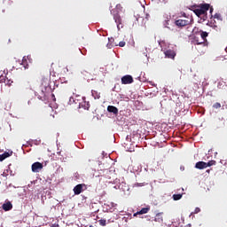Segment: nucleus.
Segmentation results:
<instances>
[{
  "mask_svg": "<svg viewBox=\"0 0 227 227\" xmlns=\"http://www.w3.org/2000/svg\"><path fill=\"white\" fill-rule=\"evenodd\" d=\"M213 109H221V103L216 102L213 105Z\"/></svg>",
  "mask_w": 227,
  "mask_h": 227,
  "instance_id": "5701e85b",
  "label": "nucleus"
},
{
  "mask_svg": "<svg viewBox=\"0 0 227 227\" xmlns=\"http://www.w3.org/2000/svg\"><path fill=\"white\" fill-rule=\"evenodd\" d=\"M13 152L8 153L5 152L3 154H0V162H3V160H4V159H8V157H12Z\"/></svg>",
  "mask_w": 227,
  "mask_h": 227,
  "instance_id": "f8f14e48",
  "label": "nucleus"
},
{
  "mask_svg": "<svg viewBox=\"0 0 227 227\" xmlns=\"http://www.w3.org/2000/svg\"><path fill=\"white\" fill-rule=\"evenodd\" d=\"M69 102L72 104V102H74V98H70Z\"/></svg>",
  "mask_w": 227,
  "mask_h": 227,
  "instance_id": "2f4dec72",
  "label": "nucleus"
},
{
  "mask_svg": "<svg viewBox=\"0 0 227 227\" xmlns=\"http://www.w3.org/2000/svg\"><path fill=\"white\" fill-rule=\"evenodd\" d=\"M85 109H90V104H87V106H85Z\"/></svg>",
  "mask_w": 227,
  "mask_h": 227,
  "instance_id": "473e14b6",
  "label": "nucleus"
},
{
  "mask_svg": "<svg viewBox=\"0 0 227 227\" xmlns=\"http://www.w3.org/2000/svg\"><path fill=\"white\" fill-rule=\"evenodd\" d=\"M172 198H173V200H174V201H178V200H182V194H174L173 196H172Z\"/></svg>",
  "mask_w": 227,
  "mask_h": 227,
  "instance_id": "aec40b11",
  "label": "nucleus"
},
{
  "mask_svg": "<svg viewBox=\"0 0 227 227\" xmlns=\"http://www.w3.org/2000/svg\"><path fill=\"white\" fill-rule=\"evenodd\" d=\"M0 82H3V80H0Z\"/></svg>",
  "mask_w": 227,
  "mask_h": 227,
  "instance_id": "58836bf2",
  "label": "nucleus"
},
{
  "mask_svg": "<svg viewBox=\"0 0 227 227\" xmlns=\"http://www.w3.org/2000/svg\"><path fill=\"white\" fill-rule=\"evenodd\" d=\"M163 215V212L156 214L154 218L155 223H162L164 221V218L162 217Z\"/></svg>",
  "mask_w": 227,
  "mask_h": 227,
  "instance_id": "ddd939ff",
  "label": "nucleus"
},
{
  "mask_svg": "<svg viewBox=\"0 0 227 227\" xmlns=\"http://www.w3.org/2000/svg\"><path fill=\"white\" fill-rule=\"evenodd\" d=\"M134 78L131 75L127 74L121 77V84H132Z\"/></svg>",
  "mask_w": 227,
  "mask_h": 227,
  "instance_id": "39448f33",
  "label": "nucleus"
},
{
  "mask_svg": "<svg viewBox=\"0 0 227 227\" xmlns=\"http://www.w3.org/2000/svg\"><path fill=\"white\" fill-rule=\"evenodd\" d=\"M141 140V135L140 134H134L132 137H131V142L133 145H136L137 143H139V141Z\"/></svg>",
  "mask_w": 227,
  "mask_h": 227,
  "instance_id": "1a4fd4ad",
  "label": "nucleus"
},
{
  "mask_svg": "<svg viewBox=\"0 0 227 227\" xmlns=\"http://www.w3.org/2000/svg\"><path fill=\"white\" fill-rule=\"evenodd\" d=\"M42 169H43V164H42L38 161L32 164L33 173H39L40 171H42Z\"/></svg>",
  "mask_w": 227,
  "mask_h": 227,
  "instance_id": "7ed1b4c3",
  "label": "nucleus"
},
{
  "mask_svg": "<svg viewBox=\"0 0 227 227\" xmlns=\"http://www.w3.org/2000/svg\"><path fill=\"white\" fill-rule=\"evenodd\" d=\"M200 36H201L202 40H204V42H205V40H207V36H208V33L200 30Z\"/></svg>",
  "mask_w": 227,
  "mask_h": 227,
  "instance_id": "6ab92c4d",
  "label": "nucleus"
},
{
  "mask_svg": "<svg viewBox=\"0 0 227 227\" xmlns=\"http://www.w3.org/2000/svg\"><path fill=\"white\" fill-rule=\"evenodd\" d=\"M4 83L7 85V86H12V84H13V81L12 80H4Z\"/></svg>",
  "mask_w": 227,
  "mask_h": 227,
  "instance_id": "b1692460",
  "label": "nucleus"
},
{
  "mask_svg": "<svg viewBox=\"0 0 227 227\" xmlns=\"http://www.w3.org/2000/svg\"><path fill=\"white\" fill-rule=\"evenodd\" d=\"M216 164V161L212 160H209L208 162H206V168H210L211 166H215Z\"/></svg>",
  "mask_w": 227,
  "mask_h": 227,
  "instance_id": "a211bd4d",
  "label": "nucleus"
},
{
  "mask_svg": "<svg viewBox=\"0 0 227 227\" xmlns=\"http://www.w3.org/2000/svg\"><path fill=\"white\" fill-rule=\"evenodd\" d=\"M195 168L197 169H205L207 168V162H205V161H198L195 164Z\"/></svg>",
  "mask_w": 227,
  "mask_h": 227,
  "instance_id": "9b49d317",
  "label": "nucleus"
},
{
  "mask_svg": "<svg viewBox=\"0 0 227 227\" xmlns=\"http://www.w3.org/2000/svg\"><path fill=\"white\" fill-rule=\"evenodd\" d=\"M91 93H92V97L95 99L100 98V92H98L97 90H92Z\"/></svg>",
  "mask_w": 227,
  "mask_h": 227,
  "instance_id": "f3484780",
  "label": "nucleus"
},
{
  "mask_svg": "<svg viewBox=\"0 0 227 227\" xmlns=\"http://www.w3.org/2000/svg\"><path fill=\"white\" fill-rule=\"evenodd\" d=\"M192 22V18H187L185 19H178L175 21V25L177 27H185V26H189Z\"/></svg>",
  "mask_w": 227,
  "mask_h": 227,
  "instance_id": "f257e3e1",
  "label": "nucleus"
},
{
  "mask_svg": "<svg viewBox=\"0 0 227 227\" xmlns=\"http://www.w3.org/2000/svg\"><path fill=\"white\" fill-rule=\"evenodd\" d=\"M132 144V137L131 136H127L126 137V140L124 142V148H126V150H129Z\"/></svg>",
  "mask_w": 227,
  "mask_h": 227,
  "instance_id": "6e6552de",
  "label": "nucleus"
},
{
  "mask_svg": "<svg viewBox=\"0 0 227 227\" xmlns=\"http://www.w3.org/2000/svg\"><path fill=\"white\" fill-rule=\"evenodd\" d=\"M116 10H118L119 12H121V10H123V7L121 6V4H118L116 5Z\"/></svg>",
  "mask_w": 227,
  "mask_h": 227,
  "instance_id": "a878e982",
  "label": "nucleus"
},
{
  "mask_svg": "<svg viewBox=\"0 0 227 227\" xmlns=\"http://www.w3.org/2000/svg\"><path fill=\"white\" fill-rule=\"evenodd\" d=\"M201 30H200L199 27H194L192 31V35H198V33H200Z\"/></svg>",
  "mask_w": 227,
  "mask_h": 227,
  "instance_id": "4be33fe9",
  "label": "nucleus"
},
{
  "mask_svg": "<svg viewBox=\"0 0 227 227\" xmlns=\"http://www.w3.org/2000/svg\"><path fill=\"white\" fill-rule=\"evenodd\" d=\"M200 212H201V209H200V207H196L193 214H200Z\"/></svg>",
  "mask_w": 227,
  "mask_h": 227,
  "instance_id": "cd10ccee",
  "label": "nucleus"
},
{
  "mask_svg": "<svg viewBox=\"0 0 227 227\" xmlns=\"http://www.w3.org/2000/svg\"><path fill=\"white\" fill-rule=\"evenodd\" d=\"M41 86H43L44 90H47V88L51 86V80L47 77H43L41 80Z\"/></svg>",
  "mask_w": 227,
  "mask_h": 227,
  "instance_id": "0eeeda50",
  "label": "nucleus"
},
{
  "mask_svg": "<svg viewBox=\"0 0 227 227\" xmlns=\"http://www.w3.org/2000/svg\"><path fill=\"white\" fill-rule=\"evenodd\" d=\"M112 15L114 16V20L117 24L118 29H120V26H121V16L119 13H114V11H111Z\"/></svg>",
  "mask_w": 227,
  "mask_h": 227,
  "instance_id": "423d86ee",
  "label": "nucleus"
},
{
  "mask_svg": "<svg viewBox=\"0 0 227 227\" xmlns=\"http://www.w3.org/2000/svg\"><path fill=\"white\" fill-rule=\"evenodd\" d=\"M198 43V45H201V43Z\"/></svg>",
  "mask_w": 227,
  "mask_h": 227,
  "instance_id": "f704fd0d",
  "label": "nucleus"
},
{
  "mask_svg": "<svg viewBox=\"0 0 227 227\" xmlns=\"http://www.w3.org/2000/svg\"><path fill=\"white\" fill-rule=\"evenodd\" d=\"M86 189H87L86 184H77L76 186H74L73 191L76 196H79V194H81V192H84V191H86Z\"/></svg>",
  "mask_w": 227,
  "mask_h": 227,
  "instance_id": "f03ea898",
  "label": "nucleus"
},
{
  "mask_svg": "<svg viewBox=\"0 0 227 227\" xmlns=\"http://www.w3.org/2000/svg\"><path fill=\"white\" fill-rule=\"evenodd\" d=\"M150 210V207H144L143 208V214H148V211Z\"/></svg>",
  "mask_w": 227,
  "mask_h": 227,
  "instance_id": "bb28decb",
  "label": "nucleus"
},
{
  "mask_svg": "<svg viewBox=\"0 0 227 227\" xmlns=\"http://www.w3.org/2000/svg\"><path fill=\"white\" fill-rule=\"evenodd\" d=\"M200 9L202 10V12H204V14H205L207 13V12H208V10H210V4H203L200 5Z\"/></svg>",
  "mask_w": 227,
  "mask_h": 227,
  "instance_id": "2eb2a0df",
  "label": "nucleus"
},
{
  "mask_svg": "<svg viewBox=\"0 0 227 227\" xmlns=\"http://www.w3.org/2000/svg\"><path fill=\"white\" fill-rule=\"evenodd\" d=\"M187 227H192V225H191V224H188Z\"/></svg>",
  "mask_w": 227,
  "mask_h": 227,
  "instance_id": "c9c22d12",
  "label": "nucleus"
},
{
  "mask_svg": "<svg viewBox=\"0 0 227 227\" xmlns=\"http://www.w3.org/2000/svg\"><path fill=\"white\" fill-rule=\"evenodd\" d=\"M134 217H137V215H143V209H141L140 211H137V213H134Z\"/></svg>",
  "mask_w": 227,
  "mask_h": 227,
  "instance_id": "393cba45",
  "label": "nucleus"
},
{
  "mask_svg": "<svg viewBox=\"0 0 227 227\" xmlns=\"http://www.w3.org/2000/svg\"><path fill=\"white\" fill-rule=\"evenodd\" d=\"M194 13L197 15V17H200V15H205L203 10L200 9H195Z\"/></svg>",
  "mask_w": 227,
  "mask_h": 227,
  "instance_id": "dca6fc26",
  "label": "nucleus"
},
{
  "mask_svg": "<svg viewBox=\"0 0 227 227\" xmlns=\"http://www.w3.org/2000/svg\"><path fill=\"white\" fill-rule=\"evenodd\" d=\"M2 208L5 212H8V211L12 210V208H13V205L12 204V202L8 201V202L3 204Z\"/></svg>",
  "mask_w": 227,
  "mask_h": 227,
  "instance_id": "9d476101",
  "label": "nucleus"
},
{
  "mask_svg": "<svg viewBox=\"0 0 227 227\" xmlns=\"http://www.w3.org/2000/svg\"><path fill=\"white\" fill-rule=\"evenodd\" d=\"M165 54V58H168V59H175V58L176 57V51H175V50H166L164 51Z\"/></svg>",
  "mask_w": 227,
  "mask_h": 227,
  "instance_id": "20e7f679",
  "label": "nucleus"
},
{
  "mask_svg": "<svg viewBox=\"0 0 227 227\" xmlns=\"http://www.w3.org/2000/svg\"><path fill=\"white\" fill-rule=\"evenodd\" d=\"M100 226H106L107 224V221L106 219H101L98 221Z\"/></svg>",
  "mask_w": 227,
  "mask_h": 227,
  "instance_id": "412c9836",
  "label": "nucleus"
},
{
  "mask_svg": "<svg viewBox=\"0 0 227 227\" xmlns=\"http://www.w3.org/2000/svg\"><path fill=\"white\" fill-rule=\"evenodd\" d=\"M107 111H108V113H113L114 114H118V109L114 106H107Z\"/></svg>",
  "mask_w": 227,
  "mask_h": 227,
  "instance_id": "4468645a",
  "label": "nucleus"
},
{
  "mask_svg": "<svg viewBox=\"0 0 227 227\" xmlns=\"http://www.w3.org/2000/svg\"><path fill=\"white\" fill-rule=\"evenodd\" d=\"M212 12H214V8H210V13H212Z\"/></svg>",
  "mask_w": 227,
  "mask_h": 227,
  "instance_id": "72a5a7b5",
  "label": "nucleus"
},
{
  "mask_svg": "<svg viewBox=\"0 0 227 227\" xmlns=\"http://www.w3.org/2000/svg\"><path fill=\"white\" fill-rule=\"evenodd\" d=\"M215 19H221V14H215Z\"/></svg>",
  "mask_w": 227,
  "mask_h": 227,
  "instance_id": "7c9ffc66",
  "label": "nucleus"
},
{
  "mask_svg": "<svg viewBox=\"0 0 227 227\" xmlns=\"http://www.w3.org/2000/svg\"><path fill=\"white\" fill-rule=\"evenodd\" d=\"M146 19H148V15H146Z\"/></svg>",
  "mask_w": 227,
  "mask_h": 227,
  "instance_id": "ea45409f",
  "label": "nucleus"
},
{
  "mask_svg": "<svg viewBox=\"0 0 227 227\" xmlns=\"http://www.w3.org/2000/svg\"><path fill=\"white\" fill-rule=\"evenodd\" d=\"M187 29H191V27H187Z\"/></svg>",
  "mask_w": 227,
  "mask_h": 227,
  "instance_id": "4c0bfd02",
  "label": "nucleus"
},
{
  "mask_svg": "<svg viewBox=\"0 0 227 227\" xmlns=\"http://www.w3.org/2000/svg\"><path fill=\"white\" fill-rule=\"evenodd\" d=\"M207 173H210V170H207Z\"/></svg>",
  "mask_w": 227,
  "mask_h": 227,
  "instance_id": "e433bc0d",
  "label": "nucleus"
},
{
  "mask_svg": "<svg viewBox=\"0 0 227 227\" xmlns=\"http://www.w3.org/2000/svg\"><path fill=\"white\" fill-rule=\"evenodd\" d=\"M119 47H125V42L124 41H121L119 43Z\"/></svg>",
  "mask_w": 227,
  "mask_h": 227,
  "instance_id": "c85d7f7f",
  "label": "nucleus"
},
{
  "mask_svg": "<svg viewBox=\"0 0 227 227\" xmlns=\"http://www.w3.org/2000/svg\"><path fill=\"white\" fill-rule=\"evenodd\" d=\"M182 17H184V19H190L189 16H187V14H185V12H183L182 13Z\"/></svg>",
  "mask_w": 227,
  "mask_h": 227,
  "instance_id": "c756f323",
  "label": "nucleus"
}]
</instances>
